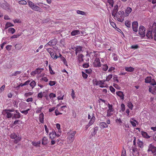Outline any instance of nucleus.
Masks as SVG:
<instances>
[{
	"label": "nucleus",
	"instance_id": "nucleus-11",
	"mask_svg": "<svg viewBox=\"0 0 156 156\" xmlns=\"http://www.w3.org/2000/svg\"><path fill=\"white\" fill-rule=\"evenodd\" d=\"M94 66L95 67H99L101 66L100 60L98 58H96L94 63Z\"/></svg>",
	"mask_w": 156,
	"mask_h": 156
},
{
	"label": "nucleus",
	"instance_id": "nucleus-62",
	"mask_svg": "<svg viewBox=\"0 0 156 156\" xmlns=\"http://www.w3.org/2000/svg\"><path fill=\"white\" fill-rule=\"evenodd\" d=\"M62 60L63 61L64 64L65 65H66V66H67V61H66V59H65V58L64 57H62Z\"/></svg>",
	"mask_w": 156,
	"mask_h": 156
},
{
	"label": "nucleus",
	"instance_id": "nucleus-9",
	"mask_svg": "<svg viewBox=\"0 0 156 156\" xmlns=\"http://www.w3.org/2000/svg\"><path fill=\"white\" fill-rule=\"evenodd\" d=\"M133 30L134 32H136L138 30V23L137 21L133 22L132 24Z\"/></svg>",
	"mask_w": 156,
	"mask_h": 156
},
{
	"label": "nucleus",
	"instance_id": "nucleus-59",
	"mask_svg": "<svg viewBox=\"0 0 156 156\" xmlns=\"http://www.w3.org/2000/svg\"><path fill=\"white\" fill-rule=\"evenodd\" d=\"M32 94V93L30 92H29L27 93H26L24 94V96L27 97L29 96H30Z\"/></svg>",
	"mask_w": 156,
	"mask_h": 156
},
{
	"label": "nucleus",
	"instance_id": "nucleus-55",
	"mask_svg": "<svg viewBox=\"0 0 156 156\" xmlns=\"http://www.w3.org/2000/svg\"><path fill=\"white\" fill-rule=\"evenodd\" d=\"M82 76L84 79H87V75L83 72H82Z\"/></svg>",
	"mask_w": 156,
	"mask_h": 156
},
{
	"label": "nucleus",
	"instance_id": "nucleus-2",
	"mask_svg": "<svg viewBox=\"0 0 156 156\" xmlns=\"http://www.w3.org/2000/svg\"><path fill=\"white\" fill-rule=\"evenodd\" d=\"M27 2L28 5L32 10L35 11H38L40 9V8L35 5L32 2L29 0H27Z\"/></svg>",
	"mask_w": 156,
	"mask_h": 156
},
{
	"label": "nucleus",
	"instance_id": "nucleus-58",
	"mask_svg": "<svg viewBox=\"0 0 156 156\" xmlns=\"http://www.w3.org/2000/svg\"><path fill=\"white\" fill-rule=\"evenodd\" d=\"M12 47V45H8L6 47V48L7 50L9 51L11 50Z\"/></svg>",
	"mask_w": 156,
	"mask_h": 156
},
{
	"label": "nucleus",
	"instance_id": "nucleus-42",
	"mask_svg": "<svg viewBox=\"0 0 156 156\" xmlns=\"http://www.w3.org/2000/svg\"><path fill=\"white\" fill-rule=\"evenodd\" d=\"M112 74H109V75L106 78V80H105V81H108L110 80L112 78Z\"/></svg>",
	"mask_w": 156,
	"mask_h": 156
},
{
	"label": "nucleus",
	"instance_id": "nucleus-27",
	"mask_svg": "<svg viewBox=\"0 0 156 156\" xmlns=\"http://www.w3.org/2000/svg\"><path fill=\"white\" fill-rule=\"evenodd\" d=\"M146 36L149 38H152V32L151 31H149L146 34Z\"/></svg>",
	"mask_w": 156,
	"mask_h": 156
},
{
	"label": "nucleus",
	"instance_id": "nucleus-54",
	"mask_svg": "<svg viewBox=\"0 0 156 156\" xmlns=\"http://www.w3.org/2000/svg\"><path fill=\"white\" fill-rule=\"evenodd\" d=\"M49 69L51 74H55V73L53 72L50 65L49 66Z\"/></svg>",
	"mask_w": 156,
	"mask_h": 156
},
{
	"label": "nucleus",
	"instance_id": "nucleus-61",
	"mask_svg": "<svg viewBox=\"0 0 156 156\" xmlns=\"http://www.w3.org/2000/svg\"><path fill=\"white\" fill-rule=\"evenodd\" d=\"M92 71V70L90 69H87L85 70V72L88 74H90L91 72Z\"/></svg>",
	"mask_w": 156,
	"mask_h": 156
},
{
	"label": "nucleus",
	"instance_id": "nucleus-30",
	"mask_svg": "<svg viewBox=\"0 0 156 156\" xmlns=\"http://www.w3.org/2000/svg\"><path fill=\"white\" fill-rule=\"evenodd\" d=\"M13 26H14V25L12 23L10 22H7L5 24V29H6L9 27Z\"/></svg>",
	"mask_w": 156,
	"mask_h": 156
},
{
	"label": "nucleus",
	"instance_id": "nucleus-35",
	"mask_svg": "<svg viewBox=\"0 0 156 156\" xmlns=\"http://www.w3.org/2000/svg\"><path fill=\"white\" fill-rule=\"evenodd\" d=\"M36 85V82L34 81H32L30 83V85L31 87L33 89Z\"/></svg>",
	"mask_w": 156,
	"mask_h": 156
},
{
	"label": "nucleus",
	"instance_id": "nucleus-52",
	"mask_svg": "<svg viewBox=\"0 0 156 156\" xmlns=\"http://www.w3.org/2000/svg\"><path fill=\"white\" fill-rule=\"evenodd\" d=\"M108 2L109 4L112 7H113L114 4L113 0H108Z\"/></svg>",
	"mask_w": 156,
	"mask_h": 156
},
{
	"label": "nucleus",
	"instance_id": "nucleus-56",
	"mask_svg": "<svg viewBox=\"0 0 156 156\" xmlns=\"http://www.w3.org/2000/svg\"><path fill=\"white\" fill-rule=\"evenodd\" d=\"M49 97L50 98H53L56 97V95L53 93H51L49 95Z\"/></svg>",
	"mask_w": 156,
	"mask_h": 156
},
{
	"label": "nucleus",
	"instance_id": "nucleus-6",
	"mask_svg": "<svg viewBox=\"0 0 156 156\" xmlns=\"http://www.w3.org/2000/svg\"><path fill=\"white\" fill-rule=\"evenodd\" d=\"M145 82L146 83H151V84L152 85H156V83L154 79L151 80V76H147L145 79Z\"/></svg>",
	"mask_w": 156,
	"mask_h": 156
},
{
	"label": "nucleus",
	"instance_id": "nucleus-45",
	"mask_svg": "<svg viewBox=\"0 0 156 156\" xmlns=\"http://www.w3.org/2000/svg\"><path fill=\"white\" fill-rule=\"evenodd\" d=\"M19 3L21 5H26L27 2L25 0H20L19 2Z\"/></svg>",
	"mask_w": 156,
	"mask_h": 156
},
{
	"label": "nucleus",
	"instance_id": "nucleus-8",
	"mask_svg": "<svg viewBox=\"0 0 156 156\" xmlns=\"http://www.w3.org/2000/svg\"><path fill=\"white\" fill-rule=\"evenodd\" d=\"M139 34L143 37L145 36V29L143 26H140L139 29Z\"/></svg>",
	"mask_w": 156,
	"mask_h": 156
},
{
	"label": "nucleus",
	"instance_id": "nucleus-60",
	"mask_svg": "<svg viewBox=\"0 0 156 156\" xmlns=\"http://www.w3.org/2000/svg\"><path fill=\"white\" fill-rule=\"evenodd\" d=\"M121 156H126V152L125 150H122Z\"/></svg>",
	"mask_w": 156,
	"mask_h": 156
},
{
	"label": "nucleus",
	"instance_id": "nucleus-12",
	"mask_svg": "<svg viewBox=\"0 0 156 156\" xmlns=\"http://www.w3.org/2000/svg\"><path fill=\"white\" fill-rule=\"evenodd\" d=\"M105 81V80H104L99 81L96 80L95 82L96 85L99 86L101 87H103L104 86L103 85L104 84V82Z\"/></svg>",
	"mask_w": 156,
	"mask_h": 156
},
{
	"label": "nucleus",
	"instance_id": "nucleus-10",
	"mask_svg": "<svg viewBox=\"0 0 156 156\" xmlns=\"http://www.w3.org/2000/svg\"><path fill=\"white\" fill-rule=\"evenodd\" d=\"M44 70L43 68H38L35 71H33L31 73V75H34L36 74H39L40 73Z\"/></svg>",
	"mask_w": 156,
	"mask_h": 156
},
{
	"label": "nucleus",
	"instance_id": "nucleus-25",
	"mask_svg": "<svg viewBox=\"0 0 156 156\" xmlns=\"http://www.w3.org/2000/svg\"><path fill=\"white\" fill-rule=\"evenodd\" d=\"M99 125L102 128H107L108 127L107 124L105 122H102L100 123Z\"/></svg>",
	"mask_w": 156,
	"mask_h": 156
},
{
	"label": "nucleus",
	"instance_id": "nucleus-14",
	"mask_svg": "<svg viewBox=\"0 0 156 156\" xmlns=\"http://www.w3.org/2000/svg\"><path fill=\"white\" fill-rule=\"evenodd\" d=\"M82 46H77L76 47L75 51L76 55H77L78 53H80L82 51Z\"/></svg>",
	"mask_w": 156,
	"mask_h": 156
},
{
	"label": "nucleus",
	"instance_id": "nucleus-48",
	"mask_svg": "<svg viewBox=\"0 0 156 156\" xmlns=\"http://www.w3.org/2000/svg\"><path fill=\"white\" fill-rule=\"evenodd\" d=\"M139 48V46L137 44L133 45L131 46V48L134 49H136Z\"/></svg>",
	"mask_w": 156,
	"mask_h": 156
},
{
	"label": "nucleus",
	"instance_id": "nucleus-24",
	"mask_svg": "<svg viewBox=\"0 0 156 156\" xmlns=\"http://www.w3.org/2000/svg\"><path fill=\"white\" fill-rule=\"evenodd\" d=\"M48 143L47 138L46 137H44L42 139V144L43 145H46Z\"/></svg>",
	"mask_w": 156,
	"mask_h": 156
},
{
	"label": "nucleus",
	"instance_id": "nucleus-20",
	"mask_svg": "<svg viewBox=\"0 0 156 156\" xmlns=\"http://www.w3.org/2000/svg\"><path fill=\"white\" fill-rule=\"evenodd\" d=\"M20 113H14L13 114V116L12 117V119H19L20 118Z\"/></svg>",
	"mask_w": 156,
	"mask_h": 156
},
{
	"label": "nucleus",
	"instance_id": "nucleus-18",
	"mask_svg": "<svg viewBox=\"0 0 156 156\" xmlns=\"http://www.w3.org/2000/svg\"><path fill=\"white\" fill-rule=\"evenodd\" d=\"M98 129V127L97 126H96L95 127H94L93 129V131L92 132H91V135L92 136H95L96 133H97V132Z\"/></svg>",
	"mask_w": 156,
	"mask_h": 156
},
{
	"label": "nucleus",
	"instance_id": "nucleus-44",
	"mask_svg": "<svg viewBox=\"0 0 156 156\" xmlns=\"http://www.w3.org/2000/svg\"><path fill=\"white\" fill-rule=\"evenodd\" d=\"M108 67L107 64L104 65L103 66L102 69L105 71L108 69Z\"/></svg>",
	"mask_w": 156,
	"mask_h": 156
},
{
	"label": "nucleus",
	"instance_id": "nucleus-28",
	"mask_svg": "<svg viewBox=\"0 0 156 156\" xmlns=\"http://www.w3.org/2000/svg\"><path fill=\"white\" fill-rule=\"evenodd\" d=\"M137 144L138 145V146L140 148H142L143 146V143L140 140H138V141L137 142Z\"/></svg>",
	"mask_w": 156,
	"mask_h": 156
},
{
	"label": "nucleus",
	"instance_id": "nucleus-29",
	"mask_svg": "<svg viewBox=\"0 0 156 156\" xmlns=\"http://www.w3.org/2000/svg\"><path fill=\"white\" fill-rule=\"evenodd\" d=\"M117 20L119 22H122L124 20V17L123 15H119V18H117Z\"/></svg>",
	"mask_w": 156,
	"mask_h": 156
},
{
	"label": "nucleus",
	"instance_id": "nucleus-13",
	"mask_svg": "<svg viewBox=\"0 0 156 156\" xmlns=\"http://www.w3.org/2000/svg\"><path fill=\"white\" fill-rule=\"evenodd\" d=\"M4 115H5L6 117L8 118H12L13 115V114L9 112L8 111H4Z\"/></svg>",
	"mask_w": 156,
	"mask_h": 156
},
{
	"label": "nucleus",
	"instance_id": "nucleus-7",
	"mask_svg": "<svg viewBox=\"0 0 156 156\" xmlns=\"http://www.w3.org/2000/svg\"><path fill=\"white\" fill-rule=\"evenodd\" d=\"M57 40L56 38H54L50 41L48 43H47L44 46L45 47H47L48 46L55 45L57 43Z\"/></svg>",
	"mask_w": 156,
	"mask_h": 156
},
{
	"label": "nucleus",
	"instance_id": "nucleus-26",
	"mask_svg": "<svg viewBox=\"0 0 156 156\" xmlns=\"http://www.w3.org/2000/svg\"><path fill=\"white\" fill-rule=\"evenodd\" d=\"M125 69L127 72H132L134 70V68L132 67H125Z\"/></svg>",
	"mask_w": 156,
	"mask_h": 156
},
{
	"label": "nucleus",
	"instance_id": "nucleus-41",
	"mask_svg": "<svg viewBox=\"0 0 156 156\" xmlns=\"http://www.w3.org/2000/svg\"><path fill=\"white\" fill-rule=\"evenodd\" d=\"M125 25L128 27L130 28L131 27L130 23L128 20H126L125 22Z\"/></svg>",
	"mask_w": 156,
	"mask_h": 156
},
{
	"label": "nucleus",
	"instance_id": "nucleus-47",
	"mask_svg": "<svg viewBox=\"0 0 156 156\" xmlns=\"http://www.w3.org/2000/svg\"><path fill=\"white\" fill-rule=\"evenodd\" d=\"M77 13L78 14L81 15H84L86 14L85 12H84L80 10H77Z\"/></svg>",
	"mask_w": 156,
	"mask_h": 156
},
{
	"label": "nucleus",
	"instance_id": "nucleus-36",
	"mask_svg": "<svg viewBox=\"0 0 156 156\" xmlns=\"http://www.w3.org/2000/svg\"><path fill=\"white\" fill-rule=\"evenodd\" d=\"M127 106L130 110H132L133 105L131 102H128L127 103Z\"/></svg>",
	"mask_w": 156,
	"mask_h": 156
},
{
	"label": "nucleus",
	"instance_id": "nucleus-43",
	"mask_svg": "<svg viewBox=\"0 0 156 156\" xmlns=\"http://www.w3.org/2000/svg\"><path fill=\"white\" fill-rule=\"evenodd\" d=\"M21 35V34H15L12 35L11 37V38H16L18 37Z\"/></svg>",
	"mask_w": 156,
	"mask_h": 156
},
{
	"label": "nucleus",
	"instance_id": "nucleus-1",
	"mask_svg": "<svg viewBox=\"0 0 156 156\" xmlns=\"http://www.w3.org/2000/svg\"><path fill=\"white\" fill-rule=\"evenodd\" d=\"M0 7L7 11L10 9L9 4L5 0H0Z\"/></svg>",
	"mask_w": 156,
	"mask_h": 156
},
{
	"label": "nucleus",
	"instance_id": "nucleus-22",
	"mask_svg": "<svg viewBox=\"0 0 156 156\" xmlns=\"http://www.w3.org/2000/svg\"><path fill=\"white\" fill-rule=\"evenodd\" d=\"M93 115H92V118H91L90 122L88 123L89 125L90 126L91 125L94 123L95 119V118L94 115V114H93Z\"/></svg>",
	"mask_w": 156,
	"mask_h": 156
},
{
	"label": "nucleus",
	"instance_id": "nucleus-50",
	"mask_svg": "<svg viewBox=\"0 0 156 156\" xmlns=\"http://www.w3.org/2000/svg\"><path fill=\"white\" fill-rule=\"evenodd\" d=\"M118 6V5H116L114 7V9L112 11V12L115 13H117V12L118 11V9H117Z\"/></svg>",
	"mask_w": 156,
	"mask_h": 156
},
{
	"label": "nucleus",
	"instance_id": "nucleus-38",
	"mask_svg": "<svg viewBox=\"0 0 156 156\" xmlns=\"http://www.w3.org/2000/svg\"><path fill=\"white\" fill-rule=\"evenodd\" d=\"M21 73V71H16L15 72V73H12L11 75V76H15L18 74H20Z\"/></svg>",
	"mask_w": 156,
	"mask_h": 156
},
{
	"label": "nucleus",
	"instance_id": "nucleus-57",
	"mask_svg": "<svg viewBox=\"0 0 156 156\" xmlns=\"http://www.w3.org/2000/svg\"><path fill=\"white\" fill-rule=\"evenodd\" d=\"M29 110H30L29 109H27V110L21 111V112L23 114H24L25 115H27L28 113V111Z\"/></svg>",
	"mask_w": 156,
	"mask_h": 156
},
{
	"label": "nucleus",
	"instance_id": "nucleus-19",
	"mask_svg": "<svg viewBox=\"0 0 156 156\" xmlns=\"http://www.w3.org/2000/svg\"><path fill=\"white\" fill-rule=\"evenodd\" d=\"M49 138L51 140H53L55 138L56 136V134L54 132H52L49 134Z\"/></svg>",
	"mask_w": 156,
	"mask_h": 156
},
{
	"label": "nucleus",
	"instance_id": "nucleus-5",
	"mask_svg": "<svg viewBox=\"0 0 156 156\" xmlns=\"http://www.w3.org/2000/svg\"><path fill=\"white\" fill-rule=\"evenodd\" d=\"M147 151L148 153L151 151L154 155L156 154V147L154 146V143L151 144L149 145Z\"/></svg>",
	"mask_w": 156,
	"mask_h": 156
},
{
	"label": "nucleus",
	"instance_id": "nucleus-63",
	"mask_svg": "<svg viewBox=\"0 0 156 156\" xmlns=\"http://www.w3.org/2000/svg\"><path fill=\"white\" fill-rule=\"evenodd\" d=\"M110 90L111 91L112 93L115 92V88H113L112 86H110Z\"/></svg>",
	"mask_w": 156,
	"mask_h": 156
},
{
	"label": "nucleus",
	"instance_id": "nucleus-51",
	"mask_svg": "<svg viewBox=\"0 0 156 156\" xmlns=\"http://www.w3.org/2000/svg\"><path fill=\"white\" fill-rule=\"evenodd\" d=\"M46 50L50 54L52 53L53 51V49L51 48H47Z\"/></svg>",
	"mask_w": 156,
	"mask_h": 156
},
{
	"label": "nucleus",
	"instance_id": "nucleus-3",
	"mask_svg": "<svg viewBox=\"0 0 156 156\" xmlns=\"http://www.w3.org/2000/svg\"><path fill=\"white\" fill-rule=\"evenodd\" d=\"M76 132L73 131L72 133H69L68 135L67 142L69 144H71L74 140V136Z\"/></svg>",
	"mask_w": 156,
	"mask_h": 156
},
{
	"label": "nucleus",
	"instance_id": "nucleus-17",
	"mask_svg": "<svg viewBox=\"0 0 156 156\" xmlns=\"http://www.w3.org/2000/svg\"><path fill=\"white\" fill-rule=\"evenodd\" d=\"M116 94L120 97L122 100H124V94H123V92L121 91H118L116 92Z\"/></svg>",
	"mask_w": 156,
	"mask_h": 156
},
{
	"label": "nucleus",
	"instance_id": "nucleus-21",
	"mask_svg": "<svg viewBox=\"0 0 156 156\" xmlns=\"http://www.w3.org/2000/svg\"><path fill=\"white\" fill-rule=\"evenodd\" d=\"M80 31L79 30H74L71 33V35L72 36H75L80 34Z\"/></svg>",
	"mask_w": 156,
	"mask_h": 156
},
{
	"label": "nucleus",
	"instance_id": "nucleus-53",
	"mask_svg": "<svg viewBox=\"0 0 156 156\" xmlns=\"http://www.w3.org/2000/svg\"><path fill=\"white\" fill-rule=\"evenodd\" d=\"M56 84V82L55 81H49V85L50 86H53Z\"/></svg>",
	"mask_w": 156,
	"mask_h": 156
},
{
	"label": "nucleus",
	"instance_id": "nucleus-15",
	"mask_svg": "<svg viewBox=\"0 0 156 156\" xmlns=\"http://www.w3.org/2000/svg\"><path fill=\"white\" fill-rule=\"evenodd\" d=\"M133 155L135 154H139V152L138 151L137 149L136 148L135 146H132V151H131Z\"/></svg>",
	"mask_w": 156,
	"mask_h": 156
},
{
	"label": "nucleus",
	"instance_id": "nucleus-23",
	"mask_svg": "<svg viewBox=\"0 0 156 156\" xmlns=\"http://www.w3.org/2000/svg\"><path fill=\"white\" fill-rule=\"evenodd\" d=\"M44 115L42 113H41L39 115V119L40 122L41 123H43L44 121Z\"/></svg>",
	"mask_w": 156,
	"mask_h": 156
},
{
	"label": "nucleus",
	"instance_id": "nucleus-34",
	"mask_svg": "<svg viewBox=\"0 0 156 156\" xmlns=\"http://www.w3.org/2000/svg\"><path fill=\"white\" fill-rule=\"evenodd\" d=\"M83 56L82 54H80L78 56V59L80 62H82L83 61Z\"/></svg>",
	"mask_w": 156,
	"mask_h": 156
},
{
	"label": "nucleus",
	"instance_id": "nucleus-32",
	"mask_svg": "<svg viewBox=\"0 0 156 156\" xmlns=\"http://www.w3.org/2000/svg\"><path fill=\"white\" fill-rule=\"evenodd\" d=\"M132 10V8L130 7H128L126 9V13L128 15L129 14L131 13Z\"/></svg>",
	"mask_w": 156,
	"mask_h": 156
},
{
	"label": "nucleus",
	"instance_id": "nucleus-37",
	"mask_svg": "<svg viewBox=\"0 0 156 156\" xmlns=\"http://www.w3.org/2000/svg\"><path fill=\"white\" fill-rule=\"evenodd\" d=\"M15 47L16 49L20 50L22 48V46L20 44H17L15 45Z\"/></svg>",
	"mask_w": 156,
	"mask_h": 156
},
{
	"label": "nucleus",
	"instance_id": "nucleus-64",
	"mask_svg": "<svg viewBox=\"0 0 156 156\" xmlns=\"http://www.w3.org/2000/svg\"><path fill=\"white\" fill-rule=\"evenodd\" d=\"M110 24L111 25V26L114 28H115V27H116V24L113 22L112 21H110Z\"/></svg>",
	"mask_w": 156,
	"mask_h": 156
},
{
	"label": "nucleus",
	"instance_id": "nucleus-33",
	"mask_svg": "<svg viewBox=\"0 0 156 156\" xmlns=\"http://www.w3.org/2000/svg\"><path fill=\"white\" fill-rule=\"evenodd\" d=\"M8 32L13 34L15 32V30L13 28H10L8 29Z\"/></svg>",
	"mask_w": 156,
	"mask_h": 156
},
{
	"label": "nucleus",
	"instance_id": "nucleus-16",
	"mask_svg": "<svg viewBox=\"0 0 156 156\" xmlns=\"http://www.w3.org/2000/svg\"><path fill=\"white\" fill-rule=\"evenodd\" d=\"M150 87L149 90L150 92H151L153 94H156V86H154Z\"/></svg>",
	"mask_w": 156,
	"mask_h": 156
},
{
	"label": "nucleus",
	"instance_id": "nucleus-31",
	"mask_svg": "<svg viewBox=\"0 0 156 156\" xmlns=\"http://www.w3.org/2000/svg\"><path fill=\"white\" fill-rule=\"evenodd\" d=\"M50 55L51 58L53 59H56L59 57L56 54L55 52H52V53Z\"/></svg>",
	"mask_w": 156,
	"mask_h": 156
},
{
	"label": "nucleus",
	"instance_id": "nucleus-39",
	"mask_svg": "<svg viewBox=\"0 0 156 156\" xmlns=\"http://www.w3.org/2000/svg\"><path fill=\"white\" fill-rule=\"evenodd\" d=\"M108 110L110 111L113 112L114 110V109L112 107V106L111 105H110V104H108Z\"/></svg>",
	"mask_w": 156,
	"mask_h": 156
},
{
	"label": "nucleus",
	"instance_id": "nucleus-46",
	"mask_svg": "<svg viewBox=\"0 0 156 156\" xmlns=\"http://www.w3.org/2000/svg\"><path fill=\"white\" fill-rule=\"evenodd\" d=\"M113 112L110 111L108 110L107 111V116L108 117H110L112 115H113V113H112Z\"/></svg>",
	"mask_w": 156,
	"mask_h": 156
},
{
	"label": "nucleus",
	"instance_id": "nucleus-40",
	"mask_svg": "<svg viewBox=\"0 0 156 156\" xmlns=\"http://www.w3.org/2000/svg\"><path fill=\"white\" fill-rule=\"evenodd\" d=\"M124 14V12L123 11H119L117 13L116 16V18H119V15H123Z\"/></svg>",
	"mask_w": 156,
	"mask_h": 156
},
{
	"label": "nucleus",
	"instance_id": "nucleus-49",
	"mask_svg": "<svg viewBox=\"0 0 156 156\" xmlns=\"http://www.w3.org/2000/svg\"><path fill=\"white\" fill-rule=\"evenodd\" d=\"M121 110L122 112H123L125 110V105L124 104H122L121 105Z\"/></svg>",
	"mask_w": 156,
	"mask_h": 156
},
{
	"label": "nucleus",
	"instance_id": "nucleus-4",
	"mask_svg": "<svg viewBox=\"0 0 156 156\" xmlns=\"http://www.w3.org/2000/svg\"><path fill=\"white\" fill-rule=\"evenodd\" d=\"M10 137L11 138L15 139L14 142L16 144L18 143L21 139L20 137L17 136V135L14 133H11L10 135Z\"/></svg>",
	"mask_w": 156,
	"mask_h": 156
}]
</instances>
